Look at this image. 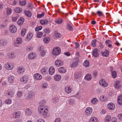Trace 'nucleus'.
<instances>
[{
    "label": "nucleus",
    "instance_id": "obj_11",
    "mask_svg": "<svg viewBox=\"0 0 122 122\" xmlns=\"http://www.w3.org/2000/svg\"><path fill=\"white\" fill-rule=\"evenodd\" d=\"M108 108L111 110H113L115 108V105L112 103H110L107 105Z\"/></svg>",
    "mask_w": 122,
    "mask_h": 122
},
{
    "label": "nucleus",
    "instance_id": "obj_37",
    "mask_svg": "<svg viewBox=\"0 0 122 122\" xmlns=\"http://www.w3.org/2000/svg\"><path fill=\"white\" fill-rule=\"evenodd\" d=\"M16 13H20L21 12L22 9L20 8L16 7L14 9Z\"/></svg>",
    "mask_w": 122,
    "mask_h": 122
},
{
    "label": "nucleus",
    "instance_id": "obj_49",
    "mask_svg": "<svg viewBox=\"0 0 122 122\" xmlns=\"http://www.w3.org/2000/svg\"><path fill=\"white\" fill-rule=\"evenodd\" d=\"M33 34L32 33H29L27 35V38L30 40L31 39L33 36Z\"/></svg>",
    "mask_w": 122,
    "mask_h": 122
},
{
    "label": "nucleus",
    "instance_id": "obj_33",
    "mask_svg": "<svg viewBox=\"0 0 122 122\" xmlns=\"http://www.w3.org/2000/svg\"><path fill=\"white\" fill-rule=\"evenodd\" d=\"M89 122H98V119L95 117H92L90 119Z\"/></svg>",
    "mask_w": 122,
    "mask_h": 122
},
{
    "label": "nucleus",
    "instance_id": "obj_61",
    "mask_svg": "<svg viewBox=\"0 0 122 122\" xmlns=\"http://www.w3.org/2000/svg\"><path fill=\"white\" fill-rule=\"evenodd\" d=\"M97 13L99 16H101L103 15L102 12L99 11H98L97 12Z\"/></svg>",
    "mask_w": 122,
    "mask_h": 122
},
{
    "label": "nucleus",
    "instance_id": "obj_63",
    "mask_svg": "<svg viewBox=\"0 0 122 122\" xmlns=\"http://www.w3.org/2000/svg\"><path fill=\"white\" fill-rule=\"evenodd\" d=\"M36 122H45V121L42 118H39L37 119Z\"/></svg>",
    "mask_w": 122,
    "mask_h": 122
},
{
    "label": "nucleus",
    "instance_id": "obj_18",
    "mask_svg": "<svg viewBox=\"0 0 122 122\" xmlns=\"http://www.w3.org/2000/svg\"><path fill=\"white\" fill-rule=\"evenodd\" d=\"M34 77L37 80H41L42 78V76L38 73H37L35 74Z\"/></svg>",
    "mask_w": 122,
    "mask_h": 122
},
{
    "label": "nucleus",
    "instance_id": "obj_22",
    "mask_svg": "<svg viewBox=\"0 0 122 122\" xmlns=\"http://www.w3.org/2000/svg\"><path fill=\"white\" fill-rule=\"evenodd\" d=\"M61 76L58 74H56L55 75L54 78V80L56 81H59L61 79Z\"/></svg>",
    "mask_w": 122,
    "mask_h": 122
},
{
    "label": "nucleus",
    "instance_id": "obj_12",
    "mask_svg": "<svg viewBox=\"0 0 122 122\" xmlns=\"http://www.w3.org/2000/svg\"><path fill=\"white\" fill-rule=\"evenodd\" d=\"M55 64L56 66H62L63 64V62L60 60H58L55 61Z\"/></svg>",
    "mask_w": 122,
    "mask_h": 122
},
{
    "label": "nucleus",
    "instance_id": "obj_15",
    "mask_svg": "<svg viewBox=\"0 0 122 122\" xmlns=\"http://www.w3.org/2000/svg\"><path fill=\"white\" fill-rule=\"evenodd\" d=\"M121 85L120 82L119 81H116L114 83L115 87L117 89H119L121 88Z\"/></svg>",
    "mask_w": 122,
    "mask_h": 122
},
{
    "label": "nucleus",
    "instance_id": "obj_64",
    "mask_svg": "<svg viewBox=\"0 0 122 122\" xmlns=\"http://www.w3.org/2000/svg\"><path fill=\"white\" fill-rule=\"evenodd\" d=\"M118 117L120 120L122 121V114H119L118 115Z\"/></svg>",
    "mask_w": 122,
    "mask_h": 122
},
{
    "label": "nucleus",
    "instance_id": "obj_21",
    "mask_svg": "<svg viewBox=\"0 0 122 122\" xmlns=\"http://www.w3.org/2000/svg\"><path fill=\"white\" fill-rule=\"evenodd\" d=\"M101 53L102 56L104 57H107L109 55V51L107 50H105L104 51H102Z\"/></svg>",
    "mask_w": 122,
    "mask_h": 122
},
{
    "label": "nucleus",
    "instance_id": "obj_36",
    "mask_svg": "<svg viewBox=\"0 0 122 122\" xmlns=\"http://www.w3.org/2000/svg\"><path fill=\"white\" fill-rule=\"evenodd\" d=\"M24 21V19L22 17H21L20 19L18 21L17 23L19 25H21L23 24Z\"/></svg>",
    "mask_w": 122,
    "mask_h": 122
},
{
    "label": "nucleus",
    "instance_id": "obj_46",
    "mask_svg": "<svg viewBox=\"0 0 122 122\" xmlns=\"http://www.w3.org/2000/svg\"><path fill=\"white\" fill-rule=\"evenodd\" d=\"M8 57L10 59H13L14 58L15 56L14 54L13 53H9L8 55Z\"/></svg>",
    "mask_w": 122,
    "mask_h": 122
},
{
    "label": "nucleus",
    "instance_id": "obj_13",
    "mask_svg": "<svg viewBox=\"0 0 122 122\" xmlns=\"http://www.w3.org/2000/svg\"><path fill=\"white\" fill-rule=\"evenodd\" d=\"M22 42V39L20 37H18L16 39L15 42V43L14 45L15 46L17 47L18 46L17 44H20Z\"/></svg>",
    "mask_w": 122,
    "mask_h": 122
},
{
    "label": "nucleus",
    "instance_id": "obj_23",
    "mask_svg": "<svg viewBox=\"0 0 122 122\" xmlns=\"http://www.w3.org/2000/svg\"><path fill=\"white\" fill-rule=\"evenodd\" d=\"M92 78V77L91 75L88 74L85 76L84 78L86 80L90 81L91 80Z\"/></svg>",
    "mask_w": 122,
    "mask_h": 122
},
{
    "label": "nucleus",
    "instance_id": "obj_25",
    "mask_svg": "<svg viewBox=\"0 0 122 122\" xmlns=\"http://www.w3.org/2000/svg\"><path fill=\"white\" fill-rule=\"evenodd\" d=\"M100 100L102 102L107 101V97L103 95H102L100 97Z\"/></svg>",
    "mask_w": 122,
    "mask_h": 122
},
{
    "label": "nucleus",
    "instance_id": "obj_43",
    "mask_svg": "<svg viewBox=\"0 0 122 122\" xmlns=\"http://www.w3.org/2000/svg\"><path fill=\"white\" fill-rule=\"evenodd\" d=\"M111 118L110 116H107L105 118V122H110Z\"/></svg>",
    "mask_w": 122,
    "mask_h": 122
},
{
    "label": "nucleus",
    "instance_id": "obj_1",
    "mask_svg": "<svg viewBox=\"0 0 122 122\" xmlns=\"http://www.w3.org/2000/svg\"><path fill=\"white\" fill-rule=\"evenodd\" d=\"M48 106L46 105H42L38 107L37 110L38 113L42 115L43 117L46 118L49 117L48 114Z\"/></svg>",
    "mask_w": 122,
    "mask_h": 122
},
{
    "label": "nucleus",
    "instance_id": "obj_62",
    "mask_svg": "<svg viewBox=\"0 0 122 122\" xmlns=\"http://www.w3.org/2000/svg\"><path fill=\"white\" fill-rule=\"evenodd\" d=\"M93 76L96 77L97 76V73L96 71H94L92 72Z\"/></svg>",
    "mask_w": 122,
    "mask_h": 122
},
{
    "label": "nucleus",
    "instance_id": "obj_40",
    "mask_svg": "<svg viewBox=\"0 0 122 122\" xmlns=\"http://www.w3.org/2000/svg\"><path fill=\"white\" fill-rule=\"evenodd\" d=\"M59 98L58 97H53L52 99V102L54 103H56L58 102Z\"/></svg>",
    "mask_w": 122,
    "mask_h": 122
},
{
    "label": "nucleus",
    "instance_id": "obj_45",
    "mask_svg": "<svg viewBox=\"0 0 122 122\" xmlns=\"http://www.w3.org/2000/svg\"><path fill=\"white\" fill-rule=\"evenodd\" d=\"M50 38L49 37H46L43 39V41L44 43H48L50 41Z\"/></svg>",
    "mask_w": 122,
    "mask_h": 122
},
{
    "label": "nucleus",
    "instance_id": "obj_8",
    "mask_svg": "<svg viewBox=\"0 0 122 122\" xmlns=\"http://www.w3.org/2000/svg\"><path fill=\"white\" fill-rule=\"evenodd\" d=\"M82 75L81 72L80 71L75 73L74 76V79L76 80L78 79H79L82 76Z\"/></svg>",
    "mask_w": 122,
    "mask_h": 122
},
{
    "label": "nucleus",
    "instance_id": "obj_44",
    "mask_svg": "<svg viewBox=\"0 0 122 122\" xmlns=\"http://www.w3.org/2000/svg\"><path fill=\"white\" fill-rule=\"evenodd\" d=\"M6 43L5 41L3 39L0 40V46H4L6 45Z\"/></svg>",
    "mask_w": 122,
    "mask_h": 122
},
{
    "label": "nucleus",
    "instance_id": "obj_6",
    "mask_svg": "<svg viewBox=\"0 0 122 122\" xmlns=\"http://www.w3.org/2000/svg\"><path fill=\"white\" fill-rule=\"evenodd\" d=\"M99 82L100 85L102 87H105L108 85V83L103 79H101L100 80Z\"/></svg>",
    "mask_w": 122,
    "mask_h": 122
},
{
    "label": "nucleus",
    "instance_id": "obj_24",
    "mask_svg": "<svg viewBox=\"0 0 122 122\" xmlns=\"http://www.w3.org/2000/svg\"><path fill=\"white\" fill-rule=\"evenodd\" d=\"M117 102L119 105H122V94L119 95L118 97Z\"/></svg>",
    "mask_w": 122,
    "mask_h": 122
},
{
    "label": "nucleus",
    "instance_id": "obj_4",
    "mask_svg": "<svg viewBox=\"0 0 122 122\" xmlns=\"http://www.w3.org/2000/svg\"><path fill=\"white\" fill-rule=\"evenodd\" d=\"M79 59L76 58L73 60V62L71 66V67L74 68L77 67L78 65Z\"/></svg>",
    "mask_w": 122,
    "mask_h": 122
},
{
    "label": "nucleus",
    "instance_id": "obj_60",
    "mask_svg": "<svg viewBox=\"0 0 122 122\" xmlns=\"http://www.w3.org/2000/svg\"><path fill=\"white\" fill-rule=\"evenodd\" d=\"M96 40L94 39L92 42V45L93 47H95L96 46Z\"/></svg>",
    "mask_w": 122,
    "mask_h": 122
},
{
    "label": "nucleus",
    "instance_id": "obj_26",
    "mask_svg": "<svg viewBox=\"0 0 122 122\" xmlns=\"http://www.w3.org/2000/svg\"><path fill=\"white\" fill-rule=\"evenodd\" d=\"M43 47L42 46H41L40 48V54L41 56L42 57L46 55V53L45 51H43L42 50V49H43Z\"/></svg>",
    "mask_w": 122,
    "mask_h": 122
},
{
    "label": "nucleus",
    "instance_id": "obj_3",
    "mask_svg": "<svg viewBox=\"0 0 122 122\" xmlns=\"http://www.w3.org/2000/svg\"><path fill=\"white\" fill-rule=\"evenodd\" d=\"M61 52L60 48L59 47H56L53 49L52 53L54 56H57L60 54Z\"/></svg>",
    "mask_w": 122,
    "mask_h": 122
},
{
    "label": "nucleus",
    "instance_id": "obj_29",
    "mask_svg": "<svg viewBox=\"0 0 122 122\" xmlns=\"http://www.w3.org/2000/svg\"><path fill=\"white\" fill-rule=\"evenodd\" d=\"M24 12L25 15L28 17H31L32 14L31 12L29 10L25 11V10L24 11Z\"/></svg>",
    "mask_w": 122,
    "mask_h": 122
},
{
    "label": "nucleus",
    "instance_id": "obj_42",
    "mask_svg": "<svg viewBox=\"0 0 122 122\" xmlns=\"http://www.w3.org/2000/svg\"><path fill=\"white\" fill-rule=\"evenodd\" d=\"M69 104L71 105H73L75 103V101L74 99L70 98L68 101Z\"/></svg>",
    "mask_w": 122,
    "mask_h": 122
},
{
    "label": "nucleus",
    "instance_id": "obj_39",
    "mask_svg": "<svg viewBox=\"0 0 122 122\" xmlns=\"http://www.w3.org/2000/svg\"><path fill=\"white\" fill-rule=\"evenodd\" d=\"M55 22L58 24H61L62 23L63 21L62 19L59 18L58 19L55 20Z\"/></svg>",
    "mask_w": 122,
    "mask_h": 122
},
{
    "label": "nucleus",
    "instance_id": "obj_59",
    "mask_svg": "<svg viewBox=\"0 0 122 122\" xmlns=\"http://www.w3.org/2000/svg\"><path fill=\"white\" fill-rule=\"evenodd\" d=\"M45 79L48 81H50L51 80V76H47L45 77Z\"/></svg>",
    "mask_w": 122,
    "mask_h": 122
},
{
    "label": "nucleus",
    "instance_id": "obj_41",
    "mask_svg": "<svg viewBox=\"0 0 122 122\" xmlns=\"http://www.w3.org/2000/svg\"><path fill=\"white\" fill-rule=\"evenodd\" d=\"M40 22L41 24L44 25L47 24L48 21L47 20H40Z\"/></svg>",
    "mask_w": 122,
    "mask_h": 122
},
{
    "label": "nucleus",
    "instance_id": "obj_31",
    "mask_svg": "<svg viewBox=\"0 0 122 122\" xmlns=\"http://www.w3.org/2000/svg\"><path fill=\"white\" fill-rule=\"evenodd\" d=\"M18 2L20 5L22 6L25 5L26 4V2L25 0H19Z\"/></svg>",
    "mask_w": 122,
    "mask_h": 122
},
{
    "label": "nucleus",
    "instance_id": "obj_20",
    "mask_svg": "<svg viewBox=\"0 0 122 122\" xmlns=\"http://www.w3.org/2000/svg\"><path fill=\"white\" fill-rule=\"evenodd\" d=\"M65 90L67 93H70L71 91V87L70 86H66L65 87Z\"/></svg>",
    "mask_w": 122,
    "mask_h": 122
},
{
    "label": "nucleus",
    "instance_id": "obj_10",
    "mask_svg": "<svg viewBox=\"0 0 122 122\" xmlns=\"http://www.w3.org/2000/svg\"><path fill=\"white\" fill-rule=\"evenodd\" d=\"M28 78L27 76L24 75L20 78V81L24 83H25L27 82Z\"/></svg>",
    "mask_w": 122,
    "mask_h": 122
},
{
    "label": "nucleus",
    "instance_id": "obj_34",
    "mask_svg": "<svg viewBox=\"0 0 122 122\" xmlns=\"http://www.w3.org/2000/svg\"><path fill=\"white\" fill-rule=\"evenodd\" d=\"M6 94L8 95L9 97H12L13 96L14 92L13 91H10L7 92Z\"/></svg>",
    "mask_w": 122,
    "mask_h": 122
},
{
    "label": "nucleus",
    "instance_id": "obj_56",
    "mask_svg": "<svg viewBox=\"0 0 122 122\" xmlns=\"http://www.w3.org/2000/svg\"><path fill=\"white\" fill-rule=\"evenodd\" d=\"M42 26H38L36 27L35 28V30L36 31H38L39 30H41L42 29Z\"/></svg>",
    "mask_w": 122,
    "mask_h": 122
},
{
    "label": "nucleus",
    "instance_id": "obj_5",
    "mask_svg": "<svg viewBox=\"0 0 122 122\" xmlns=\"http://www.w3.org/2000/svg\"><path fill=\"white\" fill-rule=\"evenodd\" d=\"M92 111V108L90 107L87 108L85 110V114L87 116L91 115Z\"/></svg>",
    "mask_w": 122,
    "mask_h": 122
},
{
    "label": "nucleus",
    "instance_id": "obj_19",
    "mask_svg": "<svg viewBox=\"0 0 122 122\" xmlns=\"http://www.w3.org/2000/svg\"><path fill=\"white\" fill-rule=\"evenodd\" d=\"M25 112L26 115L30 116L32 114L31 110L29 108H27L25 110Z\"/></svg>",
    "mask_w": 122,
    "mask_h": 122
},
{
    "label": "nucleus",
    "instance_id": "obj_54",
    "mask_svg": "<svg viewBox=\"0 0 122 122\" xmlns=\"http://www.w3.org/2000/svg\"><path fill=\"white\" fill-rule=\"evenodd\" d=\"M12 10L10 8H7V15H10L12 12Z\"/></svg>",
    "mask_w": 122,
    "mask_h": 122
},
{
    "label": "nucleus",
    "instance_id": "obj_28",
    "mask_svg": "<svg viewBox=\"0 0 122 122\" xmlns=\"http://www.w3.org/2000/svg\"><path fill=\"white\" fill-rule=\"evenodd\" d=\"M55 69L53 67H51L49 70V73L51 75H52L54 73Z\"/></svg>",
    "mask_w": 122,
    "mask_h": 122
},
{
    "label": "nucleus",
    "instance_id": "obj_32",
    "mask_svg": "<svg viewBox=\"0 0 122 122\" xmlns=\"http://www.w3.org/2000/svg\"><path fill=\"white\" fill-rule=\"evenodd\" d=\"M59 72L61 73H64L66 72V70L63 67H61L58 69Z\"/></svg>",
    "mask_w": 122,
    "mask_h": 122
},
{
    "label": "nucleus",
    "instance_id": "obj_30",
    "mask_svg": "<svg viewBox=\"0 0 122 122\" xmlns=\"http://www.w3.org/2000/svg\"><path fill=\"white\" fill-rule=\"evenodd\" d=\"M28 58L30 59H33L36 58V54L33 53H30L28 55Z\"/></svg>",
    "mask_w": 122,
    "mask_h": 122
},
{
    "label": "nucleus",
    "instance_id": "obj_7",
    "mask_svg": "<svg viewBox=\"0 0 122 122\" xmlns=\"http://www.w3.org/2000/svg\"><path fill=\"white\" fill-rule=\"evenodd\" d=\"M12 114L13 117L15 119H17L20 117L21 114L20 112L18 111L13 112Z\"/></svg>",
    "mask_w": 122,
    "mask_h": 122
},
{
    "label": "nucleus",
    "instance_id": "obj_51",
    "mask_svg": "<svg viewBox=\"0 0 122 122\" xmlns=\"http://www.w3.org/2000/svg\"><path fill=\"white\" fill-rule=\"evenodd\" d=\"M66 27L68 30L70 31H71L73 30V28L72 26L69 24H66Z\"/></svg>",
    "mask_w": 122,
    "mask_h": 122
},
{
    "label": "nucleus",
    "instance_id": "obj_57",
    "mask_svg": "<svg viewBox=\"0 0 122 122\" xmlns=\"http://www.w3.org/2000/svg\"><path fill=\"white\" fill-rule=\"evenodd\" d=\"M43 35L42 33L41 32H37V36L38 38L41 37Z\"/></svg>",
    "mask_w": 122,
    "mask_h": 122
},
{
    "label": "nucleus",
    "instance_id": "obj_50",
    "mask_svg": "<svg viewBox=\"0 0 122 122\" xmlns=\"http://www.w3.org/2000/svg\"><path fill=\"white\" fill-rule=\"evenodd\" d=\"M12 101L10 99H7L5 101V103L7 104H10L11 103Z\"/></svg>",
    "mask_w": 122,
    "mask_h": 122
},
{
    "label": "nucleus",
    "instance_id": "obj_47",
    "mask_svg": "<svg viewBox=\"0 0 122 122\" xmlns=\"http://www.w3.org/2000/svg\"><path fill=\"white\" fill-rule=\"evenodd\" d=\"M33 96V94L32 93H31L27 95L26 98L27 100L31 99L32 98Z\"/></svg>",
    "mask_w": 122,
    "mask_h": 122
},
{
    "label": "nucleus",
    "instance_id": "obj_16",
    "mask_svg": "<svg viewBox=\"0 0 122 122\" xmlns=\"http://www.w3.org/2000/svg\"><path fill=\"white\" fill-rule=\"evenodd\" d=\"M25 71V69L22 67H19L17 68V72L19 74H23Z\"/></svg>",
    "mask_w": 122,
    "mask_h": 122
},
{
    "label": "nucleus",
    "instance_id": "obj_27",
    "mask_svg": "<svg viewBox=\"0 0 122 122\" xmlns=\"http://www.w3.org/2000/svg\"><path fill=\"white\" fill-rule=\"evenodd\" d=\"M47 69L45 67H43L41 70V72L43 75H45L47 73Z\"/></svg>",
    "mask_w": 122,
    "mask_h": 122
},
{
    "label": "nucleus",
    "instance_id": "obj_52",
    "mask_svg": "<svg viewBox=\"0 0 122 122\" xmlns=\"http://www.w3.org/2000/svg\"><path fill=\"white\" fill-rule=\"evenodd\" d=\"M50 32V29L48 28H45L43 30V33L48 34Z\"/></svg>",
    "mask_w": 122,
    "mask_h": 122
},
{
    "label": "nucleus",
    "instance_id": "obj_55",
    "mask_svg": "<svg viewBox=\"0 0 122 122\" xmlns=\"http://www.w3.org/2000/svg\"><path fill=\"white\" fill-rule=\"evenodd\" d=\"M26 32V30L24 29H23L22 30L21 33V34L22 36H24L25 35Z\"/></svg>",
    "mask_w": 122,
    "mask_h": 122
},
{
    "label": "nucleus",
    "instance_id": "obj_9",
    "mask_svg": "<svg viewBox=\"0 0 122 122\" xmlns=\"http://www.w3.org/2000/svg\"><path fill=\"white\" fill-rule=\"evenodd\" d=\"M9 30L11 32L13 33L16 32L17 30L16 27L14 25H10Z\"/></svg>",
    "mask_w": 122,
    "mask_h": 122
},
{
    "label": "nucleus",
    "instance_id": "obj_14",
    "mask_svg": "<svg viewBox=\"0 0 122 122\" xmlns=\"http://www.w3.org/2000/svg\"><path fill=\"white\" fill-rule=\"evenodd\" d=\"M92 54L93 56L95 57H98L99 54L98 52V50L97 49H94L93 51Z\"/></svg>",
    "mask_w": 122,
    "mask_h": 122
},
{
    "label": "nucleus",
    "instance_id": "obj_38",
    "mask_svg": "<svg viewBox=\"0 0 122 122\" xmlns=\"http://www.w3.org/2000/svg\"><path fill=\"white\" fill-rule=\"evenodd\" d=\"M17 97L18 98H21L23 96V92L21 91H18L17 93Z\"/></svg>",
    "mask_w": 122,
    "mask_h": 122
},
{
    "label": "nucleus",
    "instance_id": "obj_35",
    "mask_svg": "<svg viewBox=\"0 0 122 122\" xmlns=\"http://www.w3.org/2000/svg\"><path fill=\"white\" fill-rule=\"evenodd\" d=\"M91 103L93 104H96L98 102V100L96 98H93L91 100Z\"/></svg>",
    "mask_w": 122,
    "mask_h": 122
},
{
    "label": "nucleus",
    "instance_id": "obj_17",
    "mask_svg": "<svg viewBox=\"0 0 122 122\" xmlns=\"http://www.w3.org/2000/svg\"><path fill=\"white\" fill-rule=\"evenodd\" d=\"M14 80V76L13 75H10L8 77V82L10 83H12Z\"/></svg>",
    "mask_w": 122,
    "mask_h": 122
},
{
    "label": "nucleus",
    "instance_id": "obj_2",
    "mask_svg": "<svg viewBox=\"0 0 122 122\" xmlns=\"http://www.w3.org/2000/svg\"><path fill=\"white\" fill-rule=\"evenodd\" d=\"M4 66L6 69L10 70L13 69L14 67V65L13 63L10 62L6 63Z\"/></svg>",
    "mask_w": 122,
    "mask_h": 122
},
{
    "label": "nucleus",
    "instance_id": "obj_53",
    "mask_svg": "<svg viewBox=\"0 0 122 122\" xmlns=\"http://www.w3.org/2000/svg\"><path fill=\"white\" fill-rule=\"evenodd\" d=\"M112 77L114 78L116 77L117 76V74L116 72L115 71H113L112 72Z\"/></svg>",
    "mask_w": 122,
    "mask_h": 122
},
{
    "label": "nucleus",
    "instance_id": "obj_58",
    "mask_svg": "<svg viewBox=\"0 0 122 122\" xmlns=\"http://www.w3.org/2000/svg\"><path fill=\"white\" fill-rule=\"evenodd\" d=\"M45 14V13L44 12H43L41 14H38L37 15V16L38 18H40L44 16Z\"/></svg>",
    "mask_w": 122,
    "mask_h": 122
},
{
    "label": "nucleus",
    "instance_id": "obj_48",
    "mask_svg": "<svg viewBox=\"0 0 122 122\" xmlns=\"http://www.w3.org/2000/svg\"><path fill=\"white\" fill-rule=\"evenodd\" d=\"M83 65L86 67H88L89 66V61L87 60H85L83 62Z\"/></svg>",
    "mask_w": 122,
    "mask_h": 122
}]
</instances>
